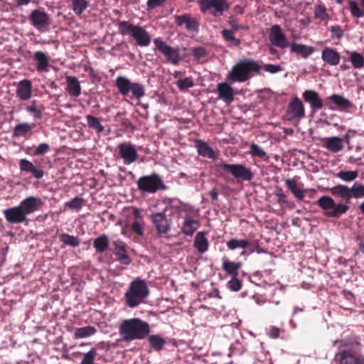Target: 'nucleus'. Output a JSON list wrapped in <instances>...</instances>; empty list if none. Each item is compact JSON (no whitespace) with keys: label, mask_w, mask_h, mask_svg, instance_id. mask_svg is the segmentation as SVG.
Wrapping results in <instances>:
<instances>
[{"label":"nucleus","mask_w":364,"mask_h":364,"mask_svg":"<svg viewBox=\"0 0 364 364\" xmlns=\"http://www.w3.org/2000/svg\"><path fill=\"white\" fill-rule=\"evenodd\" d=\"M43 202L39 198L29 196L21 201L18 205L5 209L4 215L7 222L20 224L27 221V215L39 210Z\"/></svg>","instance_id":"1"},{"label":"nucleus","mask_w":364,"mask_h":364,"mask_svg":"<svg viewBox=\"0 0 364 364\" xmlns=\"http://www.w3.org/2000/svg\"><path fill=\"white\" fill-rule=\"evenodd\" d=\"M149 324L139 318L124 320L119 326V333L124 342L143 340L150 333Z\"/></svg>","instance_id":"2"},{"label":"nucleus","mask_w":364,"mask_h":364,"mask_svg":"<svg viewBox=\"0 0 364 364\" xmlns=\"http://www.w3.org/2000/svg\"><path fill=\"white\" fill-rule=\"evenodd\" d=\"M261 69L262 67L257 61L251 59L240 60L232 66L228 80L230 82H244L254 74H260Z\"/></svg>","instance_id":"3"},{"label":"nucleus","mask_w":364,"mask_h":364,"mask_svg":"<svg viewBox=\"0 0 364 364\" xmlns=\"http://www.w3.org/2000/svg\"><path fill=\"white\" fill-rule=\"evenodd\" d=\"M149 294L146 282L139 278L133 280L124 293L125 304L129 308H136L144 302Z\"/></svg>","instance_id":"4"},{"label":"nucleus","mask_w":364,"mask_h":364,"mask_svg":"<svg viewBox=\"0 0 364 364\" xmlns=\"http://www.w3.org/2000/svg\"><path fill=\"white\" fill-rule=\"evenodd\" d=\"M118 28L120 34L130 35L139 46H148L150 44L151 37L143 27L123 21L119 22Z\"/></svg>","instance_id":"5"},{"label":"nucleus","mask_w":364,"mask_h":364,"mask_svg":"<svg viewBox=\"0 0 364 364\" xmlns=\"http://www.w3.org/2000/svg\"><path fill=\"white\" fill-rule=\"evenodd\" d=\"M118 92L123 96H127L132 92L133 97L139 100L145 96V88L142 84L132 82L124 76H118L114 82Z\"/></svg>","instance_id":"6"},{"label":"nucleus","mask_w":364,"mask_h":364,"mask_svg":"<svg viewBox=\"0 0 364 364\" xmlns=\"http://www.w3.org/2000/svg\"><path fill=\"white\" fill-rule=\"evenodd\" d=\"M317 205L323 210V215L328 218H338L349 210V206L343 203H336L328 196H323L317 200Z\"/></svg>","instance_id":"7"},{"label":"nucleus","mask_w":364,"mask_h":364,"mask_svg":"<svg viewBox=\"0 0 364 364\" xmlns=\"http://www.w3.org/2000/svg\"><path fill=\"white\" fill-rule=\"evenodd\" d=\"M216 168L221 174L230 173L237 181H250L254 176L250 168L240 164L220 163L216 164Z\"/></svg>","instance_id":"8"},{"label":"nucleus","mask_w":364,"mask_h":364,"mask_svg":"<svg viewBox=\"0 0 364 364\" xmlns=\"http://www.w3.org/2000/svg\"><path fill=\"white\" fill-rule=\"evenodd\" d=\"M137 187L141 192L149 193L166 189L161 177L156 173L140 177L137 181Z\"/></svg>","instance_id":"9"},{"label":"nucleus","mask_w":364,"mask_h":364,"mask_svg":"<svg viewBox=\"0 0 364 364\" xmlns=\"http://www.w3.org/2000/svg\"><path fill=\"white\" fill-rule=\"evenodd\" d=\"M154 43L156 50H158L166 58L167 62L172 65H178L183 58L180 54V48L178 47H172L163 41L160 38H155Z\"/></svg>","instance_id":"10"},{"label":"nucleus","mask_w":364,"mask_h":364,"mask_svg":"<svg viewBox=\"0 0 364 364\" xmlns=\"http://www.w3.org/2000/svg\"><path fill=\"white\" fill-rule=\"evenodd\" d=\"M202 13L210 11L213 16H222L224 11L229 9V5L225 0H198Z\"/></svg>","instance_id":"11"},{"label":"nucleus","mask_w":364,"mask_h":364,"mask_svg":"<svg viewBox=\"0 0 364 364\" xmlns=\"http://www.w3.org/2000/svg\"><path fill=\"white\" fill-rule=\"evenodd\" d=\"M149 218L159 235H165L171 230V220L167 218L165 211L151 213Z\"/></svg>","instance_id":"12"},{"label":"nucleus","mask_w":364,"mask_h":364,"mask_svg":"<svg viewBox=\"0 0 364 364\" xmlns=\"http://www.w3.org/2000/svg\"><path fill=\"white\" fill-rule=\"evenodd\" d=\"M28 20L32 26L40 32H45L50 24V17L43 9L32 11Z\"/></svg>","instance_id":"13"},{"label":"nucleus","mask_w":364,"mask_h":364,"mask_svg":"<svg viewBox=\"0 0 364 364\" xmlns=\"http://www.w3.org/2000/svg\"><path fill=\"white\" fill-rule=\"evenodd\" d=\"M304 117V105L298 97H295L288 105L286 118L289 121L299 122Z\"/></svg>","instance_id":"14"},{"label":"nucleus","mask_w":364,"mask_h":364,"mask_svg":"<svg viewBox=\"0 0 364 364\" xmlns=\"http://www.w3.org/2000/svg\"><path fill=\"white\" fill-rule=\"evenodd\" d=\"M132 215L133 221L132 223H127L122 228V233L124 235H127V231L130 230L139 236L143 237L145 226L143 216L137 208H133Z\"/></svg>","instance_id":"15"},{"label":"nucleus","mask_w":364,"mask_h":364,"mask_svg":"<svg viewBox=\"0 0 364 364\" xmlns=\"http://www.w3.org/2000/svg\"><path fill=\"white\" fill-rule=\"evenodd\" d=\"M119 155L125 165L135 162L138 159V153L135 146L129 142H124L118 145Z\"/></svg>","instance_id":"16"},{"label":"nucleus","mask_w":364,"mask_h":364,"mask_svg":"<svg viewBox=\"0 0 364 364\" xmlns=\"http://www.w3.org/2000/svg\"><path fill=\"white\" fill-rule=\"evenodd\" d=\"M335 360L338 364H364V356L355 355L351 350H343L337 353Z\"/></svg>","instance_id":"17"},{"label":"nucleus","mask_w":364,"mask_h":364,"mask_svg":"<svg viewBox=\"0 0 364 364\" xmlns=\"http://www.w3.org/2000/svg\"><path fill=\"white\" fill-rule=\"evenodd\" d=\"M269 41L271 43L280 48H286L289 46V41L285 34L282 32L279 25H274L270 29Z\"/></svg>","instance_id":"18"},{"label":"nucleus","mask_w":364,"mask_h":364,"mask_svg":"<svg viewBox=\"0 0 364 364\" xmlns=\"http://www.w3.org/2000/svg\"><path fill=\"white\" fill-rule=\"evenodd\" d=\"M304 100L310 105L312 111H317L323 107V100L318 92L313 90H306L302 93Z\"/></svg>","instance_id":"19"},{"label":"nucleus","mask_w":364,"mask_h":364,"mask_svg":"<svg viewBox=\"0 0 364 364\" xmlns=\"http://www.w3.org/2000/svg\"><path fill=\"white\" fill-rule=\"evenodd\" d=\"M175 22L178 26L186 25V28L188 31L197 33L199 29V23L196 18H191L188 14L175 16Z\"/></svg>","instance_id":"20"},{"label":"nucleus","mask_w":364,"mask_h":364,"mask_svg":"<svg viewBox=\"0 0 364 364\" xmlns=\"http://www.w3.org/2000/svg\"><path fill=\"white\" fill-rule=\"evenodd\" d=\"M340 53L334 48L326 47L321 52V59L327 65H338L341 60Z\"/></svg>","instance_id":"21"},{"label":"nucleus","mask_w":364,"mask_h":364,"mask_svg":"<svg viewBox=\"0 0 364 364\" xmlns=\"http://www.w3.org/2000/svg\"><path fill=\"white\" fill-rule=\"evenodd\" d=\"M16 95L21 100H28L32 95V83L29 80H23L18 83Z\"/></svg>","instance_id":"22"},{"label":"nucleus","mask_w":364,"mask_h":364,"mask_svg":"<svg viewBox=\"0 0 364 364\" xmlns=\"http://www.w3.org/2000/svg\"><path fill=\"white\" fill-rule=\"evenodd\" d=\"M217 90L218 97L227 104L231 103L234 100L233 88L226 82L218 84Z\"/></svg>","instance_id":"23"},{"label":"nucleus","mask_w":364,"mask_h":364,"mask_svg":"<svg viewBox=\"0 0 364 364\" xmlns=\"http://www.w3.org/2000/svg\"><path fill=\"white\" fill-rule=\"evenodd\" d=\"M196 147L199 155L203 157H207L210 159L218 158V154L206 142L201 139H197L195 141Z\"/></svg>","instance_id":"24"},{"label":"nucleus","mask_w":364,"mask_h":364,"mask_svg":"<svg viewBox=\"0 0 364 364\" xmlns=\"http://www.w3.org/2000/svg\"><path fill=\"white\" fill-rule=\"evenodd\" d=\"M322 146L332 153H337L343 149V139L338 136L326 138Z\"/></svg>","instance_id":"25"},{"label":"nucleus","mask_w":364,"mask_h":364,"mask_svg":"<svg viewBox=\"0 0 364 364\" xmlns=\"http://www.w3.org/2000/svg\"><path fill=\"white\" fill-rule=\"evenodd\" d=\"M19 167L21 171L31 173L32 175L37 179L43 178L44 171L36 167L30 161L23 159L19 161Z\"/></svg>","instance_id":"26"},{"label":"nucleus","mask_w":364,"mask_h":364,"mask_svg":"<svg viewBox=\"0 0 364 364\" xmlns=\"http://www.w3.org/2000/svg\"><path fill=\"white\" fill-rule=\"evenodd\" d=\"M336 107L341 111H348L350 108L353 107V103L345 98L343 96L338 94H333L328 97Z\"/></svg>","instance_id":"27"},{"label":"nucleus","mask_w":364,"mask_h":364,"mask_svg":"<svg viewBox=\"0 0 364 364\" xmlns=\"http://www.w3.org/2000/svg\"><path fill=\"white\" fill-rule=\"evenodd\" d=\"M66 81V90L69 95L75 97L80 96L81 94V86L78 79L74 76H68Z\"/></svg>","instance_id":"28"},{"label":"nucleus","mask_w":364,"mask_h":364,"mask_svg":"<svg viewBox=\"0 0 364 364\" xmlns=\"http://www.w3.org/2000/svg\"><path fill=\"white\" fill-rule=\"evenodd\" d=\"M36 61V68L38 72H47L49 66V57L42 51H36L33 55Z\"/></svg>","instance_id":"29"},{"label":"nucleus","mask_w":364,"mask_h":364,"mask_svg":"<svg viewBox=\"0 0 364 364\" xmlns=\"http://www.w3.org/2000/svg\"><path fill=\"white\" fill-rule=\"evenodd\" d=\"M314 51V48L310 46L296 43H293L291 45V52L295 53L296 55L304 58H308L309 55L313 54Z\"/></svg>","instance_id":"30"},{"label":"nucleus","mask_w":364,"mask_h":364,"mask_svg":"<svg viewBox=\"0 0 364 364\" xmlns=\"http://www.w3.org/2000/svg\"><path fill=\"white\" fill-rule=\"evenodd\" d=\"M330 191L333 196L341 198L346 203L351 199L350 188L346 186L337 185L331 188Z\"/></svg>","instance_id":"31"},{"label":"nucleus","mask_w":364,"mask_h":364,"mask_svg":"<svg viewBox=\"0 0 364 364\" xmlns=\"http://www.w3.org/2000/svg\"><path fill=\"white\" fill-rule=\"evenodd\" d=\"M348 4V9L353 17L360 18L364 16V0H360L361 8L359 7L358 4L353 0H349Z\"/></svg>","instance_id":"32"},{"label":"nucleus","mask_w":364,"mask_h":364,"mask_svg":"<svg viewBox=\"0 0 364 364\" xmlns=\"http://www.w3.org/2000/svg\"><path fill=\"white\" fill-rule=\"evenodd\" d=\"M241 267V262H230L228 259L224 260L222 265L223 269L232 277H237Z\"/></svg>","instance_id":"33"},{"label":"nucleus","mask_w":364,"mask_h":364,"mask_svg":"<svg viewBox=\"0 0 364 364\" xmlns=\"http://www.w3.org/2000/svg\"><path fill=\"white\" fill-rule=\"evenodd\" d=\"M150 347L155 351L162 350L166 343L165 339L160 335H151L148 338Z\"/></svg>","instance_id":"34"},{"label":"nucleus","mask_w":364,"mask_h":364,"mask_svg":"<svg viewBox=\"0 0 364 364\" xmlns=\"http://www.w3.org/2000/svg\"><path fill=\"white\" fill-rule=\"evenodd\" d=\"M36 127L34 123L23 122L15 126L13 130V136L16 137L23 136Z\"/></svg>","instance_id":"35"},{"label":"nucleus","mask_w":364,"mask_h":364,"mask_svg":"<svg viewBox=\"0 0 364 364\" xmlns=\"http://www.w3.org/2000/svg\"><path fill=\"white\" fill-rule=\"evenodd\" d=\"M194 247L200 253H204L208 250V241L205 237L204 232H199L196 234L194 240Z\"/></svg>","instance_id":"36"},{"label":"nucleus","mask_w":364,"mask_h":364,"mask_svg":"<svg viewBox=\"0 0 364 364\" xmlns=\"http://www.w3.org/2000/svg\"><path fill=\"white\" fill-rule=\"evenodd\" d=\"M285 184L292 194L299 200H303L305 197V191L300 189L296 184L295 179L287 178L285 180Z\"/></svg>","instance_id":"37"},{"label":"nucleus","mask_w":364,"mask_h":364,"mask_svg":"<svg viewBox=\"0 0 364 364\" xmlns=\"http://www.w3.org/2000/svg\"><path fill=\"white\" fill-rule=\"evenodd\" d=\"M109 239L106 235H101L93 241V247L98 253L105 252L109 247Z\"/></svg>","instance_id":"38"},{"label":"nucleus","mask_w":364,"mask_h":364,"mask_svg":"<svg viewBox=\"0 0 364 364\" xmlns=\"http://www.w3.org/2000/svg\"><path fill=\"white\" fill-rule=\"evenodd\" d=\"M26 110L29 114H32L33 117L36 119L42 118L43 106L40 105L37 100H33L30 105L26 107Z\"/></svg>","instance_id":"39"},{"label":"nucleus","mask_w":364,"mask_h":364,"mask_svg":"<svg viewBox=\"0 0 364 364\" xmlns=\"http://www.w3.org/2000/svg\"><path fill=\"white\" fill-rule=\"evenodd\" d=\"M198 225L197 220L186 218L182 228V232L186 235L191 236L198 229Z\"/></svg>","instance_id":"40"},{"label":"nucleus","mask_w":364,"mask_h":364,"mask_svg":"<svg viewBox=\"0 0 364 364\" xmlns=\"http://www.w3.org/2000/svg\"><path fill=\"white\" fill-rule=\"evenodd\" d=\"M85 119L89 128L95 130L97 134H100L104 132L105 127L101 124L97 117L87 114L85 117Z\"/></svg>","instance_id":"41"},{"label":"nucleus","mask_w":364,"mask_h":364,"mask_svg":"<svg viewBox=\"0 0 364 364\" xmlns=\"http://www.w3.org/2000/svg\"><path fill=\"white\" fill-rule=\"evenodd\" d=\"M252 244L253 242H250L247 240H237L235 238L231 239L226 243L228 248L230 250H234L239 247L246 249L248 247H250Z\"/></svg>","instance_id":"42"},{"label":"nucleus","mask_w":364,"mask_h":364,"mask_svg":"<svg viewBox=\"0 0 364 364\" xmlns=\"http://www.w3.org/2000/svg\"><path fill=\"white\" fill-rule=\"evenodd\" d=\"M347 53L353 68L361 69L364 67V57L360 53L356 51H347Z\"/></svg>","instance_id":"43"},{"label":"nucleus","mask_w":364,"mask_h":364,"mask_svg":"<svg viewBox=\"0 0 364 364\" xmlns=\"http://www.w3.org/2000/svg\"><path fill=\"white\" fill-rule=\"evenodd\" d=\"M249 154L253 157H258L264 161L269 159L267 152L255 143H252L250 145Z\"/></svg>","instance_id":"44"},{"label":"nucleus","mask_w":364,"mask_h":364,"mask_svg":"<svg viewBox=\"0 0 364 364\" xmlns=\"http://www.w3.org/2000/svg\"><path fill=\"white\" fill-rule=\"evenodd\" d=\"M72 9L75 14L80 16L88 7L89 1L87 0H70Z\"/></svg>","instance_id":"45"},{"label":"nucleus","mask_w":364,"mask_h":364,"mask_svg":"<svg viewBox=\"0 0 364 364\" xmlns=\"http://www.w3.org/2000/svg\"><path fill=\"white\" fill-rule=\"evenodd\" d=\"M95 332V328L91 326L77 328L75 331L74 337L75 338H87L93 335Z\"/></svg>","instance_id":"46"},{"label":"nucleus","mask_w":364,"mask_h":364,"mask_svg":"<svg viewBox=\"0 0 364 364\" xmlns=\"http://www.w3.org/2000/svg\"><path fill=\"white\" fill-rule=\"evenodd\" d=\"M235 31H230L229 29H223L221 31V34L225 41L231 43L234 46H239L241 43V41L240 39L235 37Z\"/></svg>","instance_id":"47"},{"label":"nucleus","mask_w":364,"mask_h":364,"mask_svg":"<svg viewBox=\"0 0 364 364\" xmlns=\"http://www.w3.org/2000/svg\"><path fill=\"white\" fill-rule=\"evenodd\" d=\"M97 355L96 348H92L88 352L83 354L80 364H95V358Z\"/></svg>","instance_id":"48"},{"label":"nucleus","mask_w":364,"mask_h":364,"mask_svg":"<svg viewBox=\"0 0 364 364\" xmlns=\"http://www.w3.org/2000/svg\"><path fill=\"white\" fill-rule=\"evenodd\" d=\"M337 176L344 181H354L358 176V171H341L337 173Z\"/></svg>","instance_id":"49"},{"label":"nucleus","mask_w":364,"mask_h":364,"mask_svg":"<svg viewBox=\"0 0 364 364\" xmlns=\"http://www.w3.org/2000/svg\"><path fill=\"white\" fill-rule=\"evenodd\" d=\"M60 241L65 243V245H68L73 247H77L80 245V241L78 238L67 233L62 234L60 236Z\"/></svg>","instance_id":"50"},{"label":"nucleus","mask_w":364,"mask_h":364,"mask_svg":"<svg viewBox=\"0 0 364 364\" xmlns=\"http://www.w3.org/2000/svg\"><path fill=\"white\" fill-rule=\"evenodd\" d=\"M314 16L316 18L324 21L328 18L329 15L327 13L326 8L323 4H319L315 6Z\"/></svg>","instance_id":"51"},{"label":"nucleus","mask_w":364,"mask_h":364,"mask_svg":"<svg viewBox=\"0 0 364 364\" xmlns=\"http://www.w3.org/2000/svg\"><path fill=\"white\" fill-rule=\"evenodd\" d=\"M351 198L364 197V185L358 182L355 183L350 188Z\"/></svg>","instance_id":"52"},{"label":"nucleus","mask_w":364,"mask_h":364,"mask_svg":"<svg viewBox=\"0 0 364 364\" xmlns=\"http://www.w3.org/2000/svg\"><path fill=\"white\" fill-rule=\"evenodd\" d=\"M176 85L180 90H185L188 88L193 87L194 82L192 77H186L185 79L178 80Z\"/></svg>","instance_id":"53"},{"label":"nucleus","mask_w":364,"mask_h":364,"mask_svg":"<svg viewBox=\"0 0 364 364\" xmlns=\"http://www.w3.org/2000/svg\"><path fill=\"white\" fill-rule=\"evenodd\" d=\"M82 202H83L82 198L76 196L74 198H73L71 200L66 203V205L70 209L79 210L82 206Z\"/></svg>","instance_id":"54"},{"label":"nucleus","mask_w":364,"mask_h":364,"mask_svg":"<svg viewBox=\"0 0 364 364\" xmlns=\"http://www.w3.org/2000/svg\"><path fill=\"white\" fill-rule=\"evenodd\" d=\"M228 286L230 290L237 291L242 287V282L237 278V277H232V279L228 282Z\"/></svg>","instance_id":"55"},{"label":"nucleus","mask_w":364,"mask_h":364,"mask_svg":"<svg viewBox=\"0 0 364 364\" xmlns=\"http://www.w3.org/2000/svg\"><path fill=\"white\" fill-rule=\"evenodd\" d=\"M50 149V146L46 143L40 144L35 149L34 155L42 156L47 153Z\"/></svg>","instance_id":"56"},{"label":"nucleus","mask_w":364,"mask_h":364,"mask_svg":"<svg viewBox=\"0 0 364 364\" xmlns=\"http://www.w3.org/2000/svg\"><path fill=\"white\" fill-rule=\"evenodd\" d=\"M228 24L231 27L230 31H237L240 29H244L245 27L243 26H240L237 23V20L235 16H230L228 21Z\"/></svg>","instance_id":"57"},{"label":"nucleus","mask_w":364,"mask_h":364,"mask_svg":"<svg viewBox=\"0 0 364 364\" xmlns=\"http://www.w3.org/2000/svg\"><path fill=\"white\" fill-rule=\"evenodd\" d=\"M329 31L331 33V37L341 38L343 36V31L340 26L336 25L330 27Z\"/></svg>","instance_id":"58"},{"label":"nucleus","mask_w":364,"mask_h":364,"mask_svg":"<svg viewBox=\"0 0 364 364\" xmlns=\"http://www.w3.org/2000/svg\"><path fill=\"white\" fill-rule=\"evenodd\" d=\"M116 255L117 257V260L123 264L128 265L131 263L132 259L130 257L125 253V252H116Z\"/></svg>","instance_id":"59"},{"label":"nucleus","mask_w":364,"mask_h":364,"mask_svg":"<svg viewBox=\"0 0 364 364\" xmlns=\"http://www.w3.org/2000/svg\"><path fill=\"white\" fill-rule=\"evenodd\" d=\"M263 68L265 71L270 73H276L282 70V67L278 65H272V64H266L264 65Z\"/></svg>","instance_id":"60"},{"label":"nucleus","mask_w":364,"mask_h":364,"mask_svg":"<svg viewBox=\"0 0 364 364\" xmlns=\"http://www.w3.org/2000/svg\"><path fill=\"white\" fill-rule=\"evenodd\" d=\"M192 54L196 58H202L205 57L206 52H205V50L204 48L198 47V48H193Z\"/></svg>","instance_id":"61"},{"label":"nucleus","mask_w":364,"mask_h":364,"mask_svg":"<svg viewBox=\"0 0 364 364\" xmlns=\"http://www.w3.org/2000/svg\"><path fill=\"white\" fill-rule=\"evenodd\" d=\"M166 0H148L147 1V7L149 9H154L160 6H161Z\"/></svg>","instance_id":"62"},{"label":"nucleus","mask_w":364,"mask_h":364,"mask_svg":"<svg viewBox=\"0 0 364 364\" xmlns=\"http://www.w3.org/2000/svg\"><path fill=\"white\" fill-rule=\"evenodd\" d=\"M280 329L276 326H271L268 331L269 337L277 338L279 336Z\"/></svg>","instance_id":"63"},{"label":"nucleus","mask_w":364,"mask_h":364,"mask_svg":"<svg viewBox=\"0 0 364 364\" xmlns=\"http://www.w3.org/2000/svg\"><path fill=\"white\" fill-rule=\"evenodd\" d=\"M114 247L118 252H125V244L123 241L117 240L113 242Z\"/></svg>","instance_id":"64"}]
</instances>
